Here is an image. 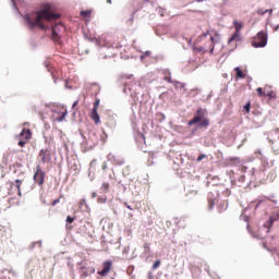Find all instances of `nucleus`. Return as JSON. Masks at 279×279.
<instances>
[{
	"label": "nucleus",
	"mask_w": 279,
	"mask_h": 279,
	"mask_svg": "<svg viewBox=\"0 0 279 279\" xmlns=\"http://www.w3.org/2000/svg\"><path fill=\"white\" fill-rule=\"evenodd\" d=\"M77 104H78L77 101H74V102H73V106H77Z\"/></svg>",
	"instance_id": "obj_47"
},
{
	"label": "nucleus",
	"mask_w": 279,
	"mask_h": 279,
	"mask_svg": "<svg viewBox=\"0 0 279 279\" xmlns=\"http://www.w3.org/2000/svg\"><path fill=\"white\" fill-rule=\"evenodd\" d=\"M110 271H112V262L106 260L102 263V269L98 270L97 274L98 276H101L102 278H105L110 274Z\"/></svg>",
	"instance_id": "obj_10"
},
{
	"label": "nucleus",
	"mask_w": 279,
	"mask_h": 279,
	"mask_svg": "<svg viewBox=\"0 0 279 279\" xmlns=\"http://www.w3.org/2000/svg\"><path fill=\"white\" fill-rule=\"evenodd\" d=\"M90 10L81 11V16H83V19H88V16H90Z\"/></svg>",
	"instance_id": "obj_21"
},
{
	"label": "nucleus",
	"mask_w": 279,
	"mask_h": 279,
	"mask_svg": "<svg viewBox=\"0 0 279 279\" xmlns=\"http://www.w3.org/2000/svg\"><path fill=\"white\" fill-rule=\"evenodd\" d=\"M215 48H211V51H214Z\"/></svg>",
	"instance_id": "obj_52"
},
{
	"label": "nucleus",
	"mask_w": 279,
	"mask_h": 279,
	"mask_svg": "<svg viewBox=\"0 0 279 279\" xmlns=\"http://www.w3.org/2000/svg\"><path fill=\"white\" fill-rule=\"evenodd\" d=\"M9 195H14V193H16L17 191V195L19 197H23V193L21 192V186H23V180H15V185L14 182H9Z\"/></svg>",
	"instance_id": "obj_7"
},
{
	"label": "nucleus",
	"mask_w": 279,
	"mask_h": 279,
	"mask_svg": "<svg viewBox=\"0 0 279 279\" xmlns=\"http://www.w3.org/2000/svg\"><path fill=\"white\" fill-rule=\"evenodd\" d=\"M38 158L43 165H47V162H51V151H49L47 148H44L39 151Z\"/></svg>",
	"instance_id": "obj_11"
},
{
	"label": "nucleus",
	"mask_w": 279,
	"mask_h": 279,
	"mask_svg": "<svg viewBox=\"0 0 279 279\" xmlns=\"http://www.w3.org/2000/svg\"><path fill=\"white\" fill-rule=\"evenodd\" d=\"M215 48H211V51H214Z\"/></svg>",
	"instance_id": "obj_51"
},
{
	"label": "nucleus",
	"mask_w": 279,
	"mask_h": 279,
	"mask_svg": "<svg viewBox=\"0 0 279 279\" xmlns=\"http://www.w3.org/2000/svg\"><path fill=\"white\" fill-rule=\"evenodd\" d=\"M233 26L235 28V32L229 39V43H234V40H236V41L241 40V29H243L245 27V24L243 22H239V21L234 20Z\"/></svg>",
	"instance_id": "obj_6"
},
{
	"label": "nucleus",
	"mask_w": 279,
	"mask_h": 279,
	"mask_svg": "<svg viewBox=\"0 0 279 279\" xmlns=\"http://www.w3.org/2000/svg\"><path fill=\"white\" fill-rule=\"evenodd\" d=\"M258 97H268L267 104H274L278 99V94L272 89L271 85L256 88Z\"/></svg>",
	"instance_id": "obj_2"
},
{
	"label": "nucleus",
	"mask_w": 279,
	"mask_h": 279,
	"mask_svg": "<svg viewBox=\"0 0 279 279\" xmlns=\"http://www.w3.org/2000/svg\"><path fill=\"white\" fill-rule=\"evenodd\" d=\"M51 31V40H53V43H60V32H64V24H56L54 26H52Z\"/></svg>",
	"instance_id": "obj_9"
},
{
	"label": "nucleus",
	"mask_w": 279,
	"mask_h": 279,
	"mask_svg": "<svg viewBox=\"0 0 279 279\" xmlns=\"http://www.w3.org/2000/svg\"><path fill=\"white\" fill-rule=\"evenodd\" d=\"M252 47H255V49L267 47V35L265 32H259L255 37H253L251 41Z\"/></svg>",
	"instance_id": "obj_4"
},
{
	"label": "nucleus",
	"mask_w": 279,
	"mask_h": 279,
	"mask_svg": "<svg viewBox=\"0 0 279 279\" xmlns=\"http://www.w3.org/2000/svg\"><path fill=\"white\" fill-rule=\"evenodd\" d=\"M80 271L81 278H88V276H93V274L95 272V267L82 266Z\"/></svg>",
	"instance_id": "obj_12"
},
{
	"label": "nucleus",
	"mask_w": 279,
	"mask_h": 279,
	"mask_svg": "<svg viewBox=\"0 0 279 279\" xmlns=\"http://www.w3.org/2000/svg\"><path fill=\"white\" fill-rule=\"evenodd\" d=\"M92 197H93V198L97 197V193L94 192V193L92 194Z\"/></svg>",
	"instance_id": "obj_40"
},
{
	"label": "nucleus",
	"mask_w": 279,
	"mask_h": 279,
	"mask_svg": "<svg viewBox=\"0 0 279 279\" xmlns=\"http://www.w3.org/2000/svg\"><path fill=\"white\" fill-rule=\"evenodd\" d=\"M21 138L23 141L28 142L32 138V130L29 129H23L22 132L20 133Z\"/></svg>",
	"instance_id": "obj_14"
},
{
	"label": "nucleus",
	"mask_w": 279,
	"mask_h": 279,
	"mask_svg": "<svg viewBox=\"0 0 279 279\" xmlns=\"http://www.w3.org/2000/svg\"><path fill=\"white\" fill-rule=\"evenodd\" d=\"M99 104H100V100L98 98H96L94 101V106H99Z\"/></svg>",
	"instance_id": "obj_33"
},
{
	"label": "nucleus",
	"mask_w": 279,
	"mask_h": 279,
	"mask_svg": "<svg viewBox=\"0 0 279 279\" xmlns=\"http://www.w3.org/2000/svg\"><path fill=\"white\" fill-rule=\"evenodd\" d=\"M84 207L88 208V204H86V201L83 198L78 202V209L84 210Z\"/></svg>",
	"instance_id": "obj_18"
},
{
	"label": "nucleus",
	"mask_w": 279,
	"mask_h": 279,
	"mask_svg": "<svg viewBox=\"0 0 279 279\" xmlns=\"http://www.w3.org/2000/svg\"><path fill=\"white\" fill-rule=\"evenodd\" d=\"M246 106H251V104H250V102H247V104H246Z\"/></svg>",
	"instance_id": "obj_49"
},
{
	"label": "nucleus",
	"mask_w": 279,
	"mask_h": 279,
	"mask_svg": "<svg viewBox=\"0 0 279 279\" xmlns=\"http://www.w3.org/2000/svg\"><path fill=\"white\" fill-rule=\"evenodd\" d=\"M235 71V80H245L246 74L245 72H243V70H241V68H234Z\"/></svg>",
	"instance_id": "obj_15"
},
{
	"label": "nucleus",
	"mask_w": 279,
	"mask_h": 279,
	"mask_svg": "<svg viewBox=\"0 0 279 279\" xmlns=\"http://www.w3.org/2000/svg\"><path fill=\"white\" fill-rule=\"evenodd\" d=\"M204 158H206V155H201L197 157V162H202V160H204Z\"/></svg>",
	"instance_id": "obj_31"
},
{
	"label": "nucleus",
	"mask_w": 279,
	"mask_h": 279,
	"mask_svg": "<svg viewBox=\"0 0 279 279\" xmlns=\"http://www.w3.org/2000/svg\"><path fill=\"white\" fill-rule=\"evenodd\" d=\"M98 204H106L108 202L107 197H98L97 199Z\"/></svg>",
	"instance_id": "obj_24"
},
{
	"label": "nucleus",
	"mask_w": 279,
	"mask_h": 279,
	"mask_svg": "<svg viewBox=\"0 0 279 279\" xmlns=\"http://www.w3.org/2000/svg\"><path fill=\"white\" fill-rule=\"evenodd\" d=\"M65 88H69V82H65Z\"/></svg>",
	"instance_id": "obj_45"
},
{
	"label": "nucleus",
	"mask_w": 279,
	"mask_h": 279,
	"mask_svg": "<svg viewBox=\"0 0 279 279\" xmlns=\"http://www.w3.org/2000/svg\"><path fill=\"white\" fill-rule=\"evenodd\" d=\"M45 175H47V173L43 170V168H40V165H37L36 171L33 178L36 184H38V186H43V184H45Z\"/></svg>",
	"instance_id": "obj_8"
},
{
	"label": "nucleus",
	"mask_w": 279,
	"mask_h": 279,
	"mask_svg": "<svg viewBox=\"0 0 279 279\" xmlns=\"http://www.w3.org/2000/svg\"><path fill=\"white\" fill-rule=\"evenodd\" d=\"M277 219L279 220V214H277Z\"/></svg>",
	"instance_id": "obj_48"
},
{
	"label": "nucleus",
	"mask_w": 279,
	"mask_h": 279,
	"mask_svg": "<svg viewBox=\"0 0 279 279\" xmlns=\"http://www.w3.org/2000/svg\"><path fill=\"white\" fill-rule=\"evenodd\" d=\"M123 159H120V160H116V165H123Z\"/></svg>",
	"instance_id": "obj_35"
},
{
	"label": "nucleus",
	"mask_w": 279,
	"mask_h": 279,
	"mask_svg": "<svg viewBox=\"0 0 279 279\" xmlns=\"http://www.w3.org/2000/svg\"><path fill=\"white\" fill-rule=\"evenodd\" d=\"M75 221V218L68 216L66 217V223H73Z\"/></svg>",
	"instance_id": "obj_26"
},
{
	"label": "nucleus",
	"mask_w": 279,
	"mask_h": 279,
	"mask_svg": "<svg viewBox=\"0 0 279 279\" xmlns=\"http://www.w3.org/2000/svg\"><path fill=\"white\" fill-rule=\"evenodd\" d=\"M215 208V198H208V210H213Z\"/></svg>",
	"instance_id": "obj_20"
},
{
	"label": "nucleus",
	"mask_w": 279,
	"mask_h": 279,
	"mask_svg": "<svg viewBox=\"0 0 279 279\" xmlns=\"http://www.w3.org/2000/svg\"><path fill=\"white\" fill-rule=\"evenodd\" d=\"M278 221V216L277 214L271 216L268 221L258 230V236L259 239H264L265 234H269L271 230V226Z\"/></svg>",
	"instance_id": "obj_5"
},
{
	"label": "nucleus",
	"mask_w": 279,
	"mask_h": 279,
	"mask_svg": "<svg viewBox=\"0 0 279 279\" xmlns=\"http://www.w3.org/2000/svg\"><path fill=\"white\" fill-rule=\"evenodd\" d=\"M59 112L61 113L60 116L57 117V121L58 123H62V121H64V118L68 114V111L64 107H61V109L59 110Z\"/></svg>",
	"instance_id": "obj_16"
},
{
	"label": "nucleus",
	"mask_w": 279,
	"mask_h": 279,
	"mask_svg": "<svg viewBox=\"0 0 279 279\" xmlns=\"http://www.w3.org/2000/svg\"><path fill=\"white\" fill-rule=\"evenodd\" d=\"M58 19H60V14L52 13L49 9L24 15V21L28 29H36L38 27L43 32L47 31V25L43 21H58Z\"/></svg>",
	"instance_id": "obj_1"
},
{
	"label": "nucleus",
	"mask_w": 279,
	"mask_h": 279,
	"mask_svg": "<svg viewBox=\"0 0 279 279\" xmlns=\"http://www.w3.org/2000/svg\"><path fill=\"white\" fill-rule=\"evenodd\" d=\"M216 38H219V33H215Z\"/></svg>",
	"instance_id": "obj_44"
},
{
	"label": "nucleus",
	"mask_w": 279,
	"mask_h": 279,
	"mask_svg": "<svg viewBox=\"0 0 279 279\" xmlns=\"http://www.w3.org/2000/svg\"><path fill=\"white\" fill-rule=\"evenodd\" d=\"M210 41L213 43V45H215L216 40H215V37H210Z\"/></svg>",
	"instance_id": "obj_38"
},
{
	"label": "nucleus",
	"mask_w": 279,
	"mask_h": 279,
	"mask_svg": "<svg viewBox=\"0 0 279 279\" xmlns=\"http://www.w3.org/2000/svg\"><path fill=\"white\" fill-rule=\"evenodd\" d=\"M57 204H60V198L54 199V201L51 203V206H56Z\"/></svg>",
	"instance_id": "obj_32"
},
{
	"label": "nucleus",
	"mask_w": 279,
	"mask_h": 279,
	"mask_svg": "<svg viewBox=\"0 0 279 279\" xmlns=\"http://www.w3.org/2000/svg\"><path fill=\"white\" fill-rule=\"evenodd\" d=\"M151 252V247L149 246V243H144V253L149 254Z\"/></svg>",
	"instance_id": "obj_22"
},
{
	"label": "nucleus",
	"mask_w": 279,
	"mask_h": 279,
	"mask_svg": "<svg viewBox=\"0 0 279 279\" xmlns=\"http://www.w3.org/2000/svg\"><path fill=\"white\" fill-rule=\"evenodd\" d=\"M100 190L102 191V193H108V191L110 190V183L108 182L102 183Z\"/></svg>",
	"instance_id": "obj_19"
},
{
	"label": "nucleus",
	"mask_w": 279,
	"mask_h": 279,
	"mask_svg": "<svg viewBox=\"0 0 279 279\" xmlns=\"http://www.w3.org/2000/svg\"><path fill=\"white\" fill-rule=\"evenodd\" d=\"M175 86L177 88H184V83L177 82Z\"/></svg>",
	"instance_id": "obj_30"
},
{
	"label": "nucleus",
	"mask_w": 279,
	"mask_h": 279,
	"mask_svg": "<svg viewBox=\"0 0 279 279\" xmlns=\"http://www.w3.org/2000/svg\"><path fill=\"white\" fill-rule=\"evenodd\" d=\"M168 82H171V78H168Z\"/></svg>",
	"instance_id": "obj_50"
},
{
	"label": "nucleus",
	"mask_w": 279,
	"mask_h": 279,
	"mask_svg": "<svg viewBox=\"0 0 279 279\" xmlns=\"http://www.w3.org/2000/svg\"><path fill=\"white\" fill-rule=\"evenodd\" d=\"M199 93H202V89L199 88H192L190 92H189V97H197V95H199Z\"/></svg>",
	"instance_id": "obj_17"
},
{
	"label": "nucleus",
	"mask_w": 279,
	"mask_h": 279,
	"mask_svg": "<svg viewBox=\"0 0 279 279\" xmlns=\"http://www.w3.org/2000/svg\"><path fill=\"white\" fill-rule=\"evenodd\" d=\"M130 219L134 217V214H129Z\"/></svg>",
	"instance_id": "obj_43"
},
{
	"label": "nucleus",
	"mask_w": 279,
	"mask_h": 279,
	"mask_svg": "<svg viewBox=\"0 0 279 279\" xmlns=\"http://www.w3.org/2000/svg\"><path fill=\"white\" fill-rule=\"evenodd\" d=\"M195 123H199V128H208L210 120L204 118V111L198 109L196 116L187 122L190 126L195 125Z\"/></svg>",
	"instance_id": "obj_3"
},
{
	"label": "nucleus",
	"mask_w": 279,
	"mask_h": 279,
	"mask_svg": "<svg viewBox=\"0 0 279 279\" xmlns=\"http://www.w3.org/2000/svg\"><path fill=\"white\" fill-rule=\"evenodd\" d=\"M250 106H244V111L246 112V113H250Z\"/></svg>",
	"instance_id": "obj_34"
},
{
	"label": "nucleus",
	"mask_w": 279,
	"mask_h": 279,
	"mask_svg": "<svg viewBox=\"0 0 279 279\" xmlns=\"http://www.w3.org/2000/svg\"><path fill=\"white\" fill-rule=\"evenodd\" d=\"M9 274H12L13 276H16V271H14L13 269H10Z\"/></svg>",
	"instance_id": "obj_37"
},
{
	"label": "nucleus",
	"mask_w": 279,
	"mask_h": 279,
	"mask_svg": "<svg viewBox=\"0 0 279 279\" xmlns=\"http://www.w3.org/2000/svg\"><path fill=\"white\" fill-rule=\"evenodd\" d=\"M124 206H126V208H129V210H134V208H132V206H130L128 203H124Z\"/></svg>",
	"instance_id": "obj_36"
},
{
	"label": "nucleus",
	"mask_w": 279,
	"mask_h": 279,
	"mask_svg": "<svg viewBox=\"0 0 279 279\" xmlns=\"http://www.w3.org/2000/svg\"><path fill=\"white\" fill-rule=\"evenodd\" d=\"M208 34H210L209 31H207L206 33H204V36L206 37V36H208Z\"/></svg>",
	"instance_id": "obj_41"
},
{
	"label": "nucleus",
	"mask_w": 279,
	"mask_h": 279,
	"mask_svg": "<svg viewBox=\"0 0 279 279\" xmlns=\"http://www.w3.org/2000/svg\"><path fill=\"white\" fill-rule=\"evenodd\" d=\"M25 145H27V141H26V140H21V141L19 142V146H20V147H25Z\"/></svg>",
	"instance_id": "obj_25"
},
{
	"label": "nucleus",
	"mask_w": 279,
	"mask_h": 279,
	"mask_svg": "<svg viewBox=\"0 0 279 279\" xmlns=\"http://www.w3.org/2000/svg\"><path fill=\"white\" fill-rule=\"evenodd\" d=\"M94 88H96L97 90H99V85L97 84H93Z\"/></svg>",
	"instance_id": "obj_39"
},
{
	"label": "nucleus",
	"mask_w": 279,
	"mask_h": 279,
	"mask_svg": "<svg viewBox=\"0 0 279 279\" xmlns=\"http://www.w3.org/2000/svg\"><path fill=\"white\" fill-rule=\"evenodd\" d=\"M267 12H269L270 14H271V12H274V10H263V9H259V10H257V14H260L262 16H263V14H267Z\"/></svg>",
	"instance_id": "obj_23"
},
{
	"label": "nucleus",
	"mask_w": 279,
	"mask_h": 279,
	"mask_svg": "<svg viewBox=\"0 0 279 279\" xmlns=\"http://www.w3.org/2000/svg\"><path fill=\"white\" fill-rule=\"evenodd\" d=\"M34 263H35V265H38L40 262H39V260L31 259V260L28 262V267H32V265H34Z\"/></svg>",
	"instance_id": "obj_27"
},
{
	"label": "nucleus",
	"mask_w": 279,
	"mask_h": 279,
	"mask_svg": "<svg viewBox=\"0 0 279 279\" xmlns=\"http://www.w3.org/2000/svg\"><path fill=\"white\" fill-rule=\"evenodd\" d=\"M68 88H71L70 85H68Z\"/></svg>",
	"instance_id": "obj_53"
},
{
	"label": "nucleus",
	"mask_w": 279,
	"mask_h": 279,
	"mask_svg": "<svg viewBox=\"0 0 279 279\" xmlns=\"http://www.w3.org/2000/svg\"><path fill=\"white\" fill-rule=\"evenodd\" d=\"M107 167H108V166H107L106 163L102 165V169H104V170H106Z\"/></svg>",
	"instance_id": "obj_42"
},
{
	"label": "nucleus",
	"mask_w": 279,
	"mask_h": 279,
	"mask_svg": "<svg viewBox=\"0 0 279 279\" xmlns=\"http://www.w3.org/2000/svg\"><path fill=\"white\" fill-rule=\"evenodd\" d=\"M99 107L95 106L89 114L90 119L94 120V123L96 125H99L101 123V120L99 119Z\"/></svg>",
	"instance_id": "obj_13"
},
{
	"label": "nucleus",
	"mask_w": 279,
	"mask_h": 279,
	"mask_svg": "<svg viewBox=\"0 0 279 279\" xmlns=\"http://www.w3.org/2000/svg\"><path fill=\"white\" fill-rule=\"evenodd\" d=\"M123 174L124 175H130V167H125L124 169H123Z\"/></svg>",
	"instance_id": "obj_28"
},
{
	"label": "nucleus",
	"mask_w": 279,
	"mask_h": 279,
	"mask_svg": "<svg viewBox=\"0 0 279 279\" xmlns=\"http://www.w3.org/2000/svg\"><path fill=\"white\" fill-rule=\"evenodd\" d=\"M160 267V260H157L153 265V269H158Z\"/></svg>",
	"instance_id": "obj_29"
},
{
	"label": "nucleus",
	"mask_w": 279,
	"mask_h": 279,
	"mask_svg": "<svg viewBox=\"0 0 279 279\" xmlns=\"http://www.w3.org/2000/svg\"><path fill=\"white\" fill-rule=\"evenodd\" d=\"M107 3H109V4L112 3V0H107Z\"/></svg>",
	"instance_id": "obj_46"
}]
</instances>
